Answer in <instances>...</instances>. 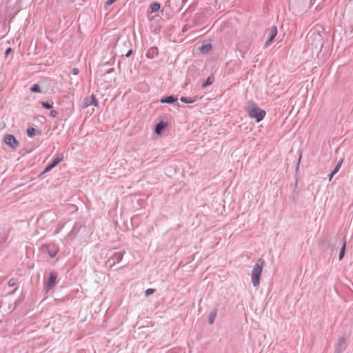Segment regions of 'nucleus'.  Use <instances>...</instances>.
<instances>
[{
  "label": "nucleus",
  "mask_w": 353,
  "mask_h": 353,
  "mask_svg": "<svg viewBox=\"0 0 353 353\" xmlns=\"http://www.w3.org/2000/svg\"><path fill=\"white\" fill-rule=\"evenodd\" d=\"M245 111L248 115L255 119L256 122L262 121L266 115V112L261 109L253 101H248L245 105Z\"/></svg>",
  "instance_id": "f257e3e1"
},
{
  "label": "nucleus",
  "mask_w": 353,
  "mask_h": 353,
  "mask_svg": "<svg viewBox=\"0 0 353 353\" xmlns=\"http://www.w3.org/2000/svg\"><path fill=\"white\" fill-rule=\"evenodd\" d=\"M264 264H265L264 260L262 259H259L252 269V275H251L252 276V283L254 287H256L259 285L260 276L262 272Z\"/></svg>",
  "instance_id": "f03ea898"
},
{
  "label": "nucleus",
  "mask_w": 353,
  "mask_h": 353,
  "mask_svg": "<svg viewBox=\"0 0 353 353\" xmlns=\"http://www.w3.org/2000/svg\"><path fill=\"white\" fill-rule=\"evenodd\" d=\"M123 254V251L114 252V254L107 260L105 263L106 266L112 268L115 264L119 263L122 260Z\"/></svg>",
  "instance_id": "7ed1b4c3"
},
{
  "label": "nucleus",
  "mask_w": 353,
  "mask_h": 353,
  "mask_svg": "<svg viewBox=\"0 0 353 353\" xmlns=\"http://www.w3.org/2000/svg\"><path fill=\"white\" fill-rule=\"evenodd\" d=\"M63 155L61 153L57 154L54 158L52 159V162L48 164L46 168L43 170V171L39 174V176L44 174L46 172H48L50 171L52 168H54L56 165H57L59 163L63 161Z\"/></svg>",
  "instance_id": "20e7f679"
},
{
  "label": "nucleus",
  "mask_w": 353,
  "mask_h": 353,
  "mask_svg": "<svg viewBox=\"0 0 353 353\" xmlns=\"http://www.w3.org/2000/svg\"><path fill=\"white\" fill-rule=\"evenodd\" d=\"M57 276L58 274L55 271H51L50 272L48 280L44 286V290L46 292H48L56 285Z\"/></svg>",
  "instance_id": "39448f33"
},
{
  "label": "nucleus",
  "mask_w": 353,
  "mask_h": 353,
  "mask_svg": "<svg viewBox=\"0 0 353 353\" xmlns=\"http://www.w3.org/2000/svg\"><path fill=\"white\" fill-rule=\"evenodd\" d=\"M3 141L7 145L13 150H16L19 147V143L12 134H6Z\"/></svg>",
  "instance_id": "423d86ee"
},
{
  "label": "nucleus",
  "mask_w": 353,
  "mask_h": 353,
  "mask_svg": "<svg viewBox=\"0 0 353 353\" xmlns=\"http://www.w3.org/2000/svg\"><path fill=\"white\" fill-rule=\"evenodd\" d=\"M90 105H94L95 107H99V105L98 100L93 94L83 99L81 107L86 108Z\"/></svg>",
  "instance_id": "0eeeda50"
},
{
  "label": "nucleus",
  "mask_w": 353,
  "mask_h": 353,
  "mask_svg": "<svg viewBox=\"0 0 353 353\" xmlns=\"http://www.w3.org/2000/svg\"><path fill=\"white\" fill-rule=\"evenodd\" d=\"M347 347L346 338L341 336L339 339L338 343L335 346L334 353H343Z\"/></svg>",
  "instance_id": "6e6552de"
},
{
  "label": "nucleus",
  "mask_w": 353,
  "mask_h": 353,
  "mask_svg": "<svg viewBox=\"0 0 353 353\" xmlns=\"http://www.w3.org/2000/svg\"><path fill=\"white\" fill-rule=\"evenodd\" d=\"M43 248L51 259L54 258L59 251V248L54 244L45 245Z\"/></svg>",
  "instance_id": "1a4fd4ad"
},
{
  "label": "nucleus",
  "mask_w": 353,
  "mask_h": 353,
  "mask_svg": "<svg viewBox=\"0 0 353 353\" xmlns=\"http://www.w3.org/2000/svg\"><path fill=\"white\" fill-rule=\"evenodd\" d=\"M159 54V50L157 47H151L146 52V57L148 59H153Z\"/></svg>",
  "instance_id": "9d476101"
},
{
  "label": "nucleus",
  "mask_w": 353,
  "mask_h": 353,
  "mask_svg": "<svg viewBox=\"0 0 353 353\" xmlns=\"http://www.w3.org/2000/svg\"><path fill=\"white\" fill-rule=\"evenodd\" d=\"M177 97H174L173 95L167 96L163 99H161V103H173L176 101H177Z\"/></svg>",
  "instance_id": "9b49d317"
},
{
  "label": "nucleus",
  "mask_w": 353,
  "mask_h": 353,
  "mask_svg": "<svg viewBox=\"0 0 353 353\" xmlns=\"http://www.w3.org/2000/svg\"><path fill=\"white\" fill-rule=\"evenodd\" d=\"M167 123L164 122L163 121H161L159 123H158L154 128V132L157 134H160L162 132V130L165 128L166 126Z\"/></svg>",
  "instance_id": "f8f14e48"
},
{
  "label": "nucleus",
  "mask_w": 353,
  "mask_h": 353,
  "mask_svg": "<svg viewBox=\"0 0 353 353\" xmlns=\"http://www.w3.org/2000/svg\"><path fill=\"white\" fill-rule=\"evenodd\" d=\"M346 239H343V243H342V247L340 250V252H339V261H341L344 256H345V249H346Z\"/></svg>",
  "instance_id": "ddd939ff"
},
{
  "label": "nucleus",
  "mask_w": 353,
  "mask_h": 353,
  "mask_svg": "<svg viewBox=\"0 0 353 353\" xmlns=\"http://www.w3.org/2000/svg\"><path fill=\"white\" fill-rule=\"evenodd\" d=\"M7 236L3 233L0 234V252L6 246Z\"/></svg>",
  "instance_id": "4468645a"
},
{
  "label": "nucleus",
  "mask_w": 353,
  "mask_h": 353,
  "mask_svg": "<svg viewBox=\"0 0 353 353\" xmlns=\"http://www.w3.org/2000/svg\"><path fill=\"white\" fill-rule=\"evenodd\" d=\"M212 49V44L210 43H203L201 48H200V51L201 52V53L203 54H206L208 53L210 50Z\"/></svg>",
  "instance_id": "2eb2a0df"
},
{
  "label": "nucleus",
  "mask_w": 353,
  "mask_h": 353,
  "mask_svg": "<svg viewBox=\"0 0 353 353\" xmlns=\"http://www.w3.org/2000/svg\"><path fill=\"white\" fill-rule=\"evenodd\" d=\"M217 313V309L214 308L213 309L211 312L210 313L209 317H208V321L210 324H213L214 323V320L216 316Z\"/></svg>",
  "instance_id": "dca6fc26"
},
{
  "label": "nucleus",
  "mask_w": 353,
  "mask_h": 353,
  "mask_svg": "<svg viewBox=\"0 0 353 353\" xmlns=\"http://www.w3.org/2000/svg\"><path fill=\"white\" fill-rule=\"evenodd\" d=\"M277 34V28L275 26H272L268 30V37L272 38L274 39L275 37Z\"/></svg>",
  "instance_id": "f3484780"
},
{
  "label": "nucleus",
  "mask_w": 353,
  "mask_h": 353,
  "mask_svg": "<svg viewBox=\"0 0 353 353\" xmlns=\"http://www.w3.org/2000/svg\"><path fill=\"white\" fill-rule=\"evenodd\" d=\"M214 81V77L213 75H210L208 77V79L205 80V82L203 83L202 84V88H206L207 86L211 85L213 83V82Z\"/></svg>",
  "instance_id": "a211bd4d"
},
{
  "label": "nucleus",
  "mask_w": 353,
  "mask_h": 353,
  "mask_svg": "<svg viewBox=\"0 0 353 353\" xmlns=\"http://www.w3.org/2000/svg\"><path fill=\"white\" fill-rule=\"evenodd\" d=\"M181 101L185 103H192L196 101L195 98L181 97Z\"/></svg>",
  "instance_id": "6ab92c4d"
},
{
  "label": "nucleus",
  "mask_w": 353,
  "mask_h": 353,
  "mask_svg": "<svg viewBox=\"0 0 353 353\" xmlns=\"http://www.w3.org/2000/svg\"><path fill=\"white\" fill-rule=\"evenodd\" d=\"M161 8V5L159 3L157 2H153L150 4V8L152 10V12H157Z\"/></svg>",
  "instance_id": "aec40b11"
},
{
  "label": "nucleus",
  "mask_w": 353,
  "mask_h": 353,
  "mask_svg": "<svg viewBox=\"0 0 353 353\" xmlns=\"http://www.w3.org/2000/svg\"><path fill=\"white\" fill-rule=\"evenodd\" d=\"M30 90L32 92H35V93H40L41 92V88L38 84H34L33 85L31 86Z\"/></svg>",
  "instance_id": "412c9836"
},
{
  "label": "nucleus",
  "mask_w": 353,
  "mask_h": 353,
  "mask_svg": "<svg viewBox=\"0 0 353 353\" xmlns=\"http://www.w3.org/2000/svg\"><path fill=\"white\" fill-rule=\"evenodd\" d=\"M36 130L35 128L30 127L27 129V134L29 137H32L35 135Z\"/></svg>",
  "instance_id": "4be33fe9"
},
{
  "label": "nucleus",
  "mask_w": 353,
  "mask_h": 353,
  "mask_svg": "<svg viewBox=\"0 0 353 353\" xmlns=\"http://www.w3.org/2000/svg\"><path fill=\"white\" fill-rule=\"evenodd\" d=\"M41 105L43 108L50 110V109L52 108L53 103H50L48 102L43 101V102H41Z\"/></svg>",
  "instance_id": "5701e85b"
},
{
  "label": "nucleus",
  "mask_w": 353,
  "mask_h": 353,
  "mask_svg": "<svg viewBox=\"0 0 353 353\" xmlns=\"http://www.w3.org/2000/svg\"><path fill=\"white\" fill-rule=\"evenodd\" d=\"M343 162V159H341L338 161V163H337V164H336V167H335V168L334 169V170H333V171H334V172H335L336 173H337V172H339V170H340V168H341V165H342Z\"/></svg>",
  "instance_id": "b1692460"
},
{
  "label": "nucleus",
  "mask_w": 353,
  "mask_h": 353,
  "mask_svg": "<svg viewBox=\"0 0 353 353\" xmlns=\"http://www.w3.org/2000/svg\"><path fill=\"white\" fill-rule=\"evenodd\" d=\"M17 283V279H16V278H12V279H10L8 281V285H9L10 287H12V286L15 285Z\"/></svg>",
  "instance_id": "393cba45"
},
{
  "label": "nucleus",
  "mask_w": 353,
  "mask_h": 353,
  "mask_svg": "<svg viewBox=\"0 0 353 353\" xmlns=\"http://www.w3.org/2000/svg\"><path fill=\"white\" fill-rule=\"evenodd\" d=\"M155 290L152 288H148L145 290V294L146 296H148L151 294H152L154 292Z\"/></svg>",
  "instance_id": "a878e982"
},
{
  "label": "nucleus",
  "mask_w": 353,
  "mask_h": 353,
  "mask_svg": "<svg viewBox=\"0 0 353 353\" xmlns=\"http://www.w3.org/2000/svg\"><path fill=\"white\" fill-rule=\"evenodd\" d=\"M79 72V70L77 68H73L71 70V73L74 75H77Z\"/></svg>",
  "instance_id": "bb28decb"
},
{
  "label": "nucleus",
  "mask_w": 353,
  "mask_h": 353,
  "mask_svg": "<svg viewBox=\"0 0 353 353\" xmlns=\"http://www.w3.org/2000/svg\"><path fill=\"white\" fill-rule=\"evenodd\" d=\"M50 115L52 117L55 118L58 115V112L56 110H51L50 112Z\"/></svg>",
  "instance_id": "cd10ccee"
},
{
  "label": "nucleus",
  "mask_w": 353,
  "mask_h": 353,
  "mask_svg": "<svg viewBox=\"0 0 353 353\" xmlns=\"http://www.w3.org/2000/svg\"><path fill=\"white\" fill-rule=\"evenodd\" d=\"M272 41H273L272 37V38L268 37L267 41H265V47H267L270 43H272Z\"/></svg>",
  "instance_id": "c85d7f7f"
},
{
  "label": "nucleus",
  "mask_w": 353,
  "mask_h": 353,
  "mask_svg": "<svg viewBox=\"0 0 353 353\" xmlns=\"http://www.w3.org/2000/svg\"><path fill=\"white\" fill-rule=\"evenodd\" d=\"M272 41H273L272 37V38L268 37L267 41H265V47H267L270 43H272Z\"/></svg>",
  "instance_id": "c756f323"
},
{
  "label": "nucleus",
  "mask_w": 353,
  "mask_h": 353,
  "mask_svg": "<svg viewBox=\"0 0 353 353\" xmlns=\"http://www.w3.org/2000/svg\"><path fill=\"white\" fill-rule=\"evenodd\" d=\"M133 50L132 49H130L127 53L125 54V57H130L132 54Z\"/></svg>",
  "instance_id": "7c9ffc66"
},
{
  "label": "nucleus",
  "mask_w": 353,
  "mask_h": 353,
  "mask_svg": "<svg viewBox=\"0 0 353 353\" xmlns=\"http://www.w3.org/2000/svg\"><path fill=\"white\" fill-rule=\"evenodd\" d=\"M336 173L334 171H332V172L328 175V180L330 181L332 179V177L336 174Z\"/></svg>",
  "instance_id": "2f4dec72"
},
{
  "label": "nucleus",
  "mask_w": 353,
  "mask_h": 353,
  "mask_svg": "<svg viewBox=\"0 0 353 353\" xmlns=\"http://www.w3.org/2000/svg\"><path fill=\"white\" fill-rule=\"evenodd\" d=\"M12 52V48H8L5 51V56H8Z\"/></svg>",
  "instance_id": "473e14b6"
},
{
  "label": "nucleus",
  "mask_w": 353,
  "mask_h": 353,
  "mask_svg": "<svg viewBox=\"0 0 353 353\" xmlns=\"http://www.w3.org/2000/svg\"><path fill=\"white\" fill-rule=\"evenodd\" d=\"M301 154H300V157L299 158V160H298V162L296 165V170H298L299 169V164H300V162H301Z\"/></svg>",
  "instance_id": "72a5a7b5"
},
{
  "label": "nucleus",
  "mask_w": 353,
  "mask_h": 353,
  "mask_svg": "<svg viewBox=\"0 0 353 353\" xmlns=\"http://www.w3.org/2000/svg\"><path fill=\"white\" fill-rule=\"evenodd\" d=\"M117 0H108L105 3V4L107 6H110L112 5L114 1H116Z\"/></svg>",
  "instance_id": "f704fd0d"
},
{
  "label": "nucleus",
  "mask_w": 353,
  "mask_h": 353,
  "mask_svg": "<svg viewBox=\"0 0 353 353\" xmlns=\"http://www.w3.org/2000/svg\"><path fill=\"white\" fill-rule=\"evenodd\" d=\"M17 289H18L17 288H15L12 292H8V295H13L16 292Z\"/></svg>",
  "instance_id": "c9c22d12"
},
{
  "label": "nucleus",
  "mask_w": 353,
  "mask_h": 353,
  "mask_svg": "<svg viewBox=\"0 0 353 353\" xmlns=\"http://www.w3.org/2000/svg\"><path fill=\"white\" fill-rule=\"evenodd\" d=\"M315 1L316 0H310V2L313 3H314Z\"/></svg>",
  "instance_id": "e433bc0d"
}]
</instances>
